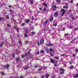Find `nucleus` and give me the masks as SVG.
Wrapping results in <instances>:
<instances>
[{
	"mask_svg": "<svg viewBox=\"0 0 78 78\" xmlns=\"http://www.w3.org/2000/svg\"><path fill=\"white\" fill-rule=\"evenodd\" d=\"M60 12H62V13L61 14V16L62 17L64 16V14H65V13H66V10L64 9H62L60 10Z\"/></svg>",
	"mask_w": 78,
	"mask_h": 78,
	"instance_id": "obj_1",
	"label": "nucleus"
},
{
	"mask_svg": "<svg viewBox=\"0 0 78 78\" xmlns=\"http://www.w3.org/2000/svg\"><path fill=\"white\" fill-rule=\"evenodd\" d=\"M57 8V7H56V5H54V8H51V9H52V11H55L56 10V9Z\"/></svg>",
	"mask_w": 78,
	"mask_h": 78,
	"instance_id": "obj_2",
	"label": "nucleus"
},
{
	"mask_svg": "<svg viewBox=\"0 0 78 78\" xmlns=\"http://www.w3.org/2000/svg\"><path fill=\"white\" fill-rule=\"evenodd\" d=\"M48 23V20H46L43 24V27H45V25H47V23Z\"/></svg>",
	"mask_w": 78,
	"mask_h": 78,
	"instance_id": "obj_3",
	"label": "nucleus"
},
{
	"mask_svg": "<svg viewBox=\"0 0 78 78\" xmlns=\"http://www.w3.org/2000/svg\"><path fill=\"white\" fill-rule=\"evenodd\" d=\"M44 43V39L43 38H42L40 40V43L41 44H43Z\"/></svg>",
	"mask_w": 78,
	"mask_h": 78,
	"instance_id": "obj_4",
	"label": "nucleus"
},
{
	"mask_svg": "<svg viewBox=\"0 0 78 78\" xmlns=\"http://www.w3.org/2000/svg\"><path fill=\"white\" fill-rule=\"evenodd\" d=\"M54 16L55 17H58V12H56L54 14Z\"/></svg>",
	"mask_w": 78,
	"mask_h": 78,
	"instance_id": "obj_5",
	"label": "nucleus"
},
{
	"mask_svg": "<svg viewBox=\"0 0 78 78\" xmlns=\"http://www.w3.org/2000/svg\"><path fill=\"white\" fill-rule=\"evenodd\" d=\"M29 29L28 28H26L24 29V31H25V33H29V31H28Z\"/></svg>",
	"mask_w": 78,
	"mask_h": 78,
	"instance_id": "obj_6",
	"label": "nucleus"
},
{
	"mask_svg": "<svg viewBox=\"0 0 78 78\" xmlns=\"http://www.w3.org/2000/svg\"><path fill=\"white\" fill-rule=\"evenodd\" d=\"M10 66V65L9 64H7L6 66L5 65L4 66V68H6V69H8L9 68V67Z\"/></svg>",
	"mask_w": 78,
	"mask_h": 78,
	"instance_id": "obj_7",
	"label": "nucleus"
},
{
	"mask_svg": "<svg viewBox=\"0 0 78 78\" xmlns=\"http://www.w3.org/2000/svg\"><path fill=\"white\" fill-rule=\"evenodd\" d=\"M50 61L51 62V63H52L53 64H54V63H55V61L54 59H51Z\"/></svg>",
	"mask_w": 78,
	"mask_h": 78,
	"instance_id": "obj_8",
	"label": "nucleus"
},
{
	"mask_svg": "<svg viewBox=\"0 0 78 78\" xmlns=\"http://www.w3.org/2000/svg\"><path fill=\"white\" fill-rule=\"evenodd\" d=\"M53 16H51L50 18V22H53Z\"/></svg>",
	"mask_w": 78,
	"mask_h": 78,
	"instance_id": "obj_9",
	"label": "nucleus"
},
{
	"mask_svg": "<svg viewBox=\"0 0 78 78\" xmlns=\"http://www.w3.org/2000/svg\"><path fill=\"white\" fill-rule=\"evenodd\" d=\"M78 77V74H76V75H74L73 76V78H77Z\"/></svg>",
	"mask_w": 78,
	"mask_h": 78,
	"instance_id": "obj_10",
	"label": "nucleus"
},
{
	"mask_svg": "<svg viewBox=\"0 0 78 78\" xmlns=\"http://www.w3.org/2000/svg\"><path fill=\"white\" fill-rule=\"evenodd\" d=\"M18 43L20 46H22V42L21 40V41H18Z\"/></svg>",
	"mask_w": 78,
	"mask_h": 78,
	"instance_id": "obj_11",
	"label": "nucleus"
},
{
	"mask_svg": "<svg viewBox=\"0 0 78 78\" xmlns=\"http://www.w3.org/2000/svg\"><path fill=\"white\" fill-rule=\"evenodd\" d=\"M14 28H15V30H16L17 31V32L18 33H19V29H18V28H17V27H16L15 26L14 27Z\"/></svg>",
	"mask_w": 78,
	"mask_h": 78,
	"instance_id": "obj_12",
	"label": "nucleus"
},
{
	"mask_svg": "<svg viewBox=\"0 0 78 78\" xmlns=\"http://www.w3.org/2000/svg\"><path fill=\"white\" fill-rule=\"evenodd\" d=\"M27 34L26 33H24V37H26V38H27V37H28V35H27Z\"/></svg>",
	"mask_w": 78,
	"mask_h": 78,
	"instance_id": "obj_13",
	"label": "nucleus"
},
{
	"mask_svg": "<svg viewBox=\"0 0 78 78\" xmlns=\"http://www.w3.org/2000/svg\"><path fill=\"white\" fill-rule=\"evenodd\" d=\"M50 76V75L48 74H47L46 75H45V77L46 78H48V77Z\"/></svg>",
	"mask_w": 78,
	"mask_h": 78,
	"instance_id": "obj_14",
	"label": "nucleus"
},
{
	"mask_svg": "<svg viewBox=\"0 0 78 78\" xmlns=\"http://www.w3.org/2000/svg\"><path fill=\"white\" fill-rule=\"evenodd\" d=\"M26 22L27 23H28L30 22V20L28 19L26 20Z\"/></svg>",
	"mask_w": 78,
	"mask_h": 78,
	"instance_id": "obj_15",
	"label": "nucleus"
},
{
	"mask_svg": "<svg viewBox=\"0 0 78 78\" xmlns=\"http://www.w3.org/2000/svg\"><path fill=\"white\" fill-rule=\"evenodd\" d=\"M49 50L50 51H54V50H53V49L51 48H50Z\"/></svg>",
	"mask_w": 78,
	"mask_h": 78,
	"instance_id": "obj_16",
	"label": "nucleus"
},
{
	"mask_svg": "<svg viewBox=\"0 0 78 78\" xmlns=\"http://www.w3.org/2000/svg\"><path fill=\"white\" fill-rule=\"evenodd\" d=\"M19 57H17L16 58V61H18V62L19 61Z\"/></svg>",
	"mask_w": 78,
	"mask_h": 78,
	"instance_id": "obj_17",
	"label": "nucleus"
},
{
	"mask_svg": "<svg viewBox=\"0 0 78 78\" xmlns=\"http://www.w3.org/2000/svg\"><path fill=\"white\" fill-rule=\"evenodd\" d=\"M68 28L69 29H71V28H73V26L72 25H70L69 27H68Z\"/></svg>",
	"mask_w": 78,
	"mask_h": 78,
	"instance_id": "obj_18",
	"label": "nucleus"
},
{
	"mask_svg": "<svg viewBox=\"0 0 78 78\" xmlns=\"http://www.w3.org/2000/svg\"><path fill=\"white\" fill-rule=\"evenodd\" d=\"M43 5L45 7H47V5L46 3H43Z\"/></svg>",
	"mask_w": 78,
	"mask_h": 78,
	"instance_id": "obj_19",
	"label": "nucleus"
},
{
	"mask_svg": "<svg viewBox=\"0 0 78 78\" xmlns=\"http://www.w3.org/2000/svg\"><path fill=\"white\" fill-rule=\"evenodd\" d=\"M31 34H33V35H34L35 34H36V33H35V32H34V31H32L31 32Z\"/></svg>",
	"mask_w": 78,
	"mask_h": 78,
	"instance_id": "obj_20",
	"label": "nucleus"
},
{
	"mask_svg": "<svg viewBox=\"0 0 78 78\" xmlns=\"http://www.w3.org/2000/svg\"><path fill=\"white\" fill-rule=\"evenodd\" d=\"M57 63H58V62H56L54 64V66L55 67H56L57 66Z\"/></svg>",
	"mask_w": 78,
	"mask_h": 78,
	"instance_id": "obj_21",
	"label": "nucleus"
},
{
	"mask_svg": "<svg viewBox=\"0 0 78 78\" xmlns=\"http://www.w3.org/2000/svg\"><path fill=\"white\" fill-rule=\"evenodd\" d=\"M30 68V67H28V66H27L24 69V70H27V69H28Z\"/></svg>",
	"mask_w": 78,
	"mask_h": 78,
	"instance_id": "obj_22",
	"label": "nucleus"
},
{
	"mask_svg": "<svg viewBox=\"0 0 78 78\" xmlns=\"http://www.w3.org/2000/svg\"><path fill=\"white\" fill-rule=\"evenodd\" d=\"M4 20V18L3 17H0V22H1V21L2 20Z\"/></svg>",
	"mask_w": 78,
	"mask_h": 78,
	"instance_id": "obj_23",
	"label": "nucleus"
},
{
	"mask_svg": "<svg viewBox=\"0 0 78 78\" xmlns=\"http://www.w3.org/2000/svg\"><path fill=\"white\" fill-rule=\"evenodd\" d=\"M43 11L44 12L46 11H47V8H44V9H43Z\"/></svg>",
	"mask_w": 78,
	"mask_h": 78,
	"instance_id": "obj_24",
	"label": "nucleus"
},
{
	"mask_svg": "<svg viewBox=\"0 0 78 78\" xmlns=\"http://www.w3.org/2000/svg\"><path fill=\"white\" fill-rule=\"evenodd\" d=\"M12 56L13 57H15V54H14V53H12Z\"/></svg>",
	"mask_w": 78,
	"mask_h": 78,
	"instance_id": "obj_25",
	"label": "nucleus"
},
{
	"mask_svg": "<svg viewBox=\"0 0 78 78\" xmlns=\"http://www.w3.org/2000/svg\"><path fill=\"white\" fill-rule=\"evenodd\" d=\"M69 34L68 33L67 34H64L65 36H69Z\"/></svg>",
	"mask_w": 78,
	"mask_h": 78,
	"instance_id": "obj_26",
	"label": "nucleus"
},
{
	"mask_svg": "<svg viewBox=\"0 0 78 78\" xmlns=\"http://www.w3.org/2000/svg\"><path fill=\"white\" fill-rule=\"evenodd\" d=\"M30 2L31 4H32V3H33V1L32 0H30Z\"/></svg>",
	"mask_w": 78,
	"mask_h": 78,
	"instance_id": "obj_27",
	"label": "nucleus"
},
{
	"mask_svg": "<svg viewBox=\"0 0 78 78\" xmlns=\"http://www.w3.org/2000/svg\"><path fill=\"white\" fill-rule=\"evenodd\" d=\"M55 58L56 59H57V60H58V59H59V57L56 56L55 57Z\"/></svg>",
	"mask_w": 78,
	"mask_h": 78,
	"instance_id": "obj_28",
	"label": "nucleus"
},
{
	"mask_svg": "<svg viewBox=\"0 0 78 78\" xmlns=\"http://www.w3.org/2000/svg\"><path fill=\"white\" fill-rule=\"evenodd\" d=\"M51 46H53L52 44H49V47H51Z\"/></svg>",
	"mask_w": 78,
	"mask_h": 78,
	"instance_id": "obj_29",
	"label": "nucleus"
},
{
	"mask_svg": "<svg viewBox=\"0 0 78 78\" xmlns=\"http://www.w3.org/2000/svg\"><path fill=\"white\" fill-rule=\"evenodd\" d=\"M60 70H61V71H62V72H64V69H62V68L60 69Z\"/></svg>",
	"mask_w": 78,
	"mask_h": 78,
	"instance_id": "obj_30",
	"label": "nucleus"
},
{
	"mask_svg": "<svg viewBox=\"0 0 78 78\" xmlns=\"http://www.w3.org/2000/svg\"><path fill=\"white\" fill-rule=\"evenodd\" d=\"M50 54L51 55V56H54V55L52 54V53H51V52H50Z\"/></svg>",
	"mask_w": 78,
	"mask_h": 78,
	"instance_id": "obj_31",
	"label": "nucleus"
},
{
	"mask_svg": "<svg viewBox=\"0 0 78 78\" xmlns=\"http://www.w3.org/2000/svg\"><path fill=\"white\" fill-rule=\"evenodd\" d=\"M53 25L55 27H56L57 26V23H56V24H53Z\"/></svg>",
	"mask_w": 78,
	"mask_h": 78,
	"instance_id": "obj_32",
	"label": "nucleus"
},
{
	"mask_svg": "<svg viewBox=\"0 0 78 78\" xmlns=\"http://www.w3.org/2000/svg\"><path fill=\"white\" fill-rule=\"evenodd\" d=\"M7 26L8 27H11V25H10L9 24H7Z\"/></svg>",
	"mask_w": 78,
	"mask_h": 78,
	"instance_id": "obj_33",
	"label": "nucleus"
},
{
	"mask_svg": "<svg viewBox=\"0 0 78 78\" xmlns=\"http://www.w3.org/2000/svg\"><path fill=\"white\" fill-rule=\"evenodd\" d=\"M65 30V28H62V31H64Z\"/></svg>",
	"mask_w": 78,
	"mask_h": 78,
	"instance_id": "obj_34",
	"label": "nucleus"
},
{
	"mask_svg": "<svg viewBox=\"0 0 78 78\" xmlns=\"http://www.w3.org/2000/svg\"><path fill=\"white\" fill-rule=\"evenodd\" d=\"M41 52L42 53H44V51L42 50H41Z\"/></svg>",
	"mask_w": 78,
	"mask_h": 78,
	"instance_id": "obj_35",
	"label": "nucleus"
},
{
	"mask_svg": "<svg viewBox=\"0 0 78 78\" xmlns=\"http://www.w3.org/2000/svg\"><path fill=\"white\" fill-rule=\"evenodd\" d=\"M10 13H12V12H13L12 10H9Z\"/></svg>",
	"mask_w": 78,
	"mask_h": 78,
	"instance_id": "obj_36",
	"label": "nucleus"
},
{
	"mask_svg": "<svg viewBox=\"0 0 78 78\" xmlns=\"http://www.w3.org/2000/svg\"><path fill=\"white\" fill-rule=\"evenodd\" d=\"M34 27H32L31 28H30V30H34Z\"/></svg>",
	"mask_w": 78,
	"mask_h": 78,
	"instance_id": "obj_37",
	"label": "nucleus"
},
{
	"mask_svg": "<svg viewBox=\"0 0 78 78\" xmlns=\"http://www.w3.org/2000/svg\"><path fill=\"white\" fill-rule=\"evenodd\" d=\"M39 67V66H34V69H36V68H37V67Z\"/></svg>",
	"mask_w": 78,
	"mask_h": 78,
	"instance_id": "obj_38",
	"label": "nucleus"
},
{
	"mask_svg": "<svg viewBox=\"0 0 78 78\" xmlns=\"http://www.w3.org/2000/svg\"><path fill=\"white\" fill-rule=\"evenodd\" d=\"M73 66H71L70 67V70L72 69H73Z\"/></svg>",
	"mask_w": 78,
	"mask_h": 78,
	"instance_id": "obj_39",
	"label": "nucleus"
},
{
	"mask_svg": "<svg viewBox=\"0 0 78 78\" xmlns=\"http://www.w3.org/2000/svg\"><path fill=\"white\" fill-rule=\"evenodd\" d=\"M21 57H22V58H24L25 57V56H24V55H21Z\"/></svg>",
	"mask_w": 78,
	"mask_h": 78,
	"instance_id": "obj_40",
	"label": "nucleus"
},
{
	"mask_svg": "<svg viewBox=\"0 0 78 78\" xmlns=\"http://www.w3.org/2000/svg\"><path fill=\"white\" fill-rule=\"evenodd\" d=\"M22 25L23 27H25V23H22Z\"/></svg>",
	"mask_w": 78,
	"mask_h": 78,
	"instance_id": "obj_41",
	"label": "nucleus"
},
{
	"mask_svg": "<svg viewBox=\"0 0 78 78\" xmlns=\"http://www.w3.org/2000/svg\"><path fill=\"white\" fill-rule=\"evenodd\" d=\"M46 52L47 53H48V52H49V50H48V49H47L46 50Z\"/></svg>",
	"mask_w": 78,
	"mask_h": 78,
	"instance_id": "obj_42",
	"label": "nucleus"
},
{
	"mask_svg": "<svg viewBox=\"0 0 78 78\" xmlns=\"http://www.w3.org/2000/svg\"><path fill=\"white\" fill-rule=\"evenodd\" d=\"M70 3H73V1H70Z\"/></svg>",
	"mask_w": 78,
	"mask_h": 78,
	"instance_id": "obj_43",
	"label": "nucleus"
},
{
	"mask_svg": "<svg viewBox=\"0 0 78 78\" xmlns=\"http://www.w3.org/2000/svg\"><path fill=\"white\" fill-rule=\"evenodd\" d=\"M46 46H47V47H49V44L48 43L46 44Z\"/></svg>",
	"mask_w": 78,
	"mask_h": 78,
	"instance_id": "obj_44",
	"label": "nucleus"
},
{
	"mask_svg": "<svg viewBox=\"0 0 78 78\" xmlns=\"http://www.w3.org/2000/svg\"><path fill=\"white\" fill-rule=\"evenodd\" d=\"M67 6H63V8H64V9H66L67 8Z\"/></svg>",
	"mask_w": 78,
	"mask_h": 78,
	"instance_id": "obj_45",
	"label": "nucleus"
},
{
	"mask_svg": "<svg viewBox=\"0 0 78 78\" xmlns=\"http://www.w3.org/2000/svg\"><path fill=\"white\" fill-rule=\"evenodd\" d=\"M76 52H78V49H76L75 50Z\"/></svg>",
	"mask_w": 78,
	"mask_h": 78,
	"instance_id": "obj_46",
	"label": "nucleus"
},
{
	"mask_svg": "<svg viewBox=\"0 0 78 78\" xmlns=\"http://www.w3.org/2000/svg\"><path fill=\"white\" fill-rule=\"evenodd\" d=\"M43 68H41V69H39V71H41V70H42V69H43Z\"/></svg>",
	"mask_w": 78,
	"mask_h": 78,
	"instance_id": "obj_47",
	"label": "nucleus"
},
{
	"mask_svg": "<svg viewBox=\"0 0 78 78\" xmlns=\"http://www.w3.org/2000/svg\"><path fill=\"white\" fill-rule=\"evenodd\" d=\"M77 30H78V27L76 28L74 30V31H77Z\"/></svg>",
	"mask_w": 78,
	"mask_h": 78,
	"instance_id": "obj_48",
	"label": "nucleus"
},
{
	"mask_svg": "<svg viewBox=\"0 0 78 78\" xmlns=\"http://www.w3.org/2000/svg\"><path fill=\"white\" fill-rule=\"evenodd\" d=\"M73 57H74L75 58V57H76V55H75V54H73Z\"/></svg>",
	"mask_w": 78,
	"mask_h": 78,
	"instance_id": "obj_49",
	"label": "nucleus"
},
{
	"mask_svg": "<svg viewBox=\"0 0 78 78\" xmlns=\"http://www.w3.org/2000/svg\"><path fill=\"white\" fill-rule=\"evenodd\" d=\"M37 55H39V52L38 51L36 53Z\"/></svg>",
	"mask_w": 78,
	"mask_h": 78,
	"instance_id": "obj_50",
	"label": "nucleus"
},
{
	"mask_svg": "<svg viewBox=\"0 0 78 78\" xmlns=\"http://www.w3.org/2000/svg\"><path fill=\"white\" fill-rule=\"evenodd\" d=\"M25 42L26 43H27V44H28L29 42H28V41H25Z\"/></svg>",
	"mask_w": 78,
	"mask_h": 78,
	"instance_id": "obj_51",
	"label": "nucleus"
},
{
	"mask_svg": "<svg viewBox=\"0 0 78 78\" xmlns=\"http://www.w3.org/2000/svg\"><path fill=\"white\" fill-rule=\"evenodd\" d=\"M2 47H3V45H2V44H0V48Z\"/></svg>",
	"mask_w": 78,
	"mask_h": 78,
	"instance_id": "obj_52",
	"label": "nucleus"
},
{
	"mask_svg": "<svg viewBox=\"0 0 78 78\" xmlns=\"http://www.w3.org/2000/svg\"><path fill=\"white\" fill-rule=\"evenodd\" d=\"M75 40H76V38H75L72 41H75Z\"/></svg>",
	"mask_w": 78,
	"mask_h": 78,
	"instance_id": "obj_53",
	"label": "nucleus"
},
{
	"mask_svg": "<svg viewBox=\"0 0 78 78\" xmlns=\"http://www.w3.org/2000/svg\"><path fill=\"white\" fill-rule=\"evenodd\" d=\"M6 18L7 19H9V16H6Z\"/></svg>",
	"mask_w": 78,
	"mask_h": 78,
	"instance_id": "obj_54",
	"label": "nucleus"
},
{
	"mask_svg": "<svg viewBox=\"0 0 78 78\" xmlns=\"http://www.w3.org/2000/svg\"><path fill=\"white\" fill-rule=\"evenodd\" d=\"M64 72H61L60 73L61 75H62V74H64Z\"/></svg>",
	"mask_w": 78,
	"mask_h": 78,
	"instance_id": "obj_55",
	"label": "nucleus"
},
{
	"mask_svg": "<svg viewBox=\"0 0 78 78\" xmlns=\"http://www.w3.org/2000/svg\"><path fill=\"white\" fill-rule=\"evenodd\" d=\"M2 76H3V75H5V74H4V72L2 73Z\"/></svg>",
	"mask_w": 78,
	"mask_h": 78,
	"instance_id": "obj_56",
	"label": "nucleus"
},
{
	"mask_svg": "<svg viewBox=\"0 0 78 78\" xmlns=\"http://www.w3.org/2000/svg\"><path fill=\"white\" fill-rule=\"evenodd\" d=\"M14 20V18H12L11 19V20L12 21V20Z\"/></svg>",
	"mask_w": 78,
	"mask_h": 78,
	"instance_id": "obj_57",
	"label": "nucleus"
},
{
	"mask_svg": "<svg viewBox=\"0 0 78 78\" xmlns=\"http://www.w3.org/2000/svg\"><path fill=\"white\" fill-rule=\"evenodd\" d=\"M57 2L58 3L60 1V0H56Z\"/></svg>",
	"mask_w": 78,
	"mask_h": 78,
	"instance_id": "obj_58",
	"label": "nucleus"
},
{
	"mask_svg": "<svg viewBox=\"0 0 78 78\" xmlns=\"http://www.w3.org/2000/svg\"><path fill=\"white\" fill-rule=\"evenodd\" d=\"M8 7L9 8H12V5H9Z\"/></svg>",
	"mask_w": 78,
	"mask_h": 78,
	"instance_id": "obj_59",
	"label": "nucleus"
},
{
	"mask_svg": "<svg viewBox=\"0 0 78 78\" xmlns=\"http://www.w3.org/2000/svg\"><path fill=\"white\" fill-rule=\"evenodd\" d=\"M37 45L38 46H39V41H38L37 43Z\"/></svg>",
	"mask_w": 78,
	"mask_h": 78,
	"instance_id": "obj_60",
	"label": "nucleus"
},
{
	"mask_svg": "<svg viewBox=\"0 0 78 78\" xmlns=\"http://www.w3.org/2000/svg\"><path fill=\"white\" fill-rule=\"evenodd\" d=\"M25 56H28V54L27 53H26L25 55Z\"/></svg>",
	"mask_w": 78,
	"mask_h": 78,
	"instance_id": "obj_61",
	"label": "nucleus"
},
{
	"mask_svg": "<svg viewBox=\"0 0 78 78\" xmlns=\"http://www.w3.org/2000/svg\"><path fill=\"white\" fill-rule=\"evenodd\" d=\"M32 20H34V17H33V16H32Z\"/></svg>",
	"mask_w": 78,
	"mask_h": 78,
	"instance_id": "obj_62",
	"label": "nucleus"
},
{
	"mask_svg": "<svg viewBox=\"0 0 78 78\" xmlns=\"http://www.w3.org/2000/svg\"><path fill=\"white\" fill-rule=\"evenodd\" d=\"M72 15H70L69 16V17H72Z\"/></svg>",
	"mask_w": 78,
	"mask_h": 78,
	"instance_id": "obj_63",
	"label": "nucleus"
},
{
	"mask_svg": "<svg viewBox=\"0 0 78 78\" xmlns=\"http://www.w3.org/2000/svg\"><path fill=\"white\" fill-rule=\"evenodd\" d=\"M76 6H78V3L76 4Z\"/></svg>",
	"mask_w": 78,
	"mask_h": 78,
	"instance_id": "obj_64",
	"label": "nucleus"
}]
</instances>
